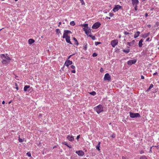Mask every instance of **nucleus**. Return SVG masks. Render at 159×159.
Instances as JSON below:
<instances>
[{
	"mask_svg": "<svg viewBox=\"0 0 159 159\" xmlns=\"http://www.w3.org/2000/svg\"><path fill=\"white\" fill-rule=\"evenodd\" d=\"M106 18H108V19H110V17H108L107 16V17H106Z\"/></svg>",
	"mask_w": 159,
	"mask_h": 159,
	"instance_id": "obj_58",
	"label": "nucleus"
},
{
	"mask_svg": "<svg viewBox=\"0 0 159 159\" xmlns=\"http://www.w3.org/2000/svg\"><path fill=\"white\" fill-rule=\"evenodd\" d=\"M101 23L98 22H96L94 23L92 26V28L93 29H96L98 28L101 25Z\"/></svg>",
	"mask_w": 159,
	"mask_h": 159,
	"instance_id": "obj_5",
	"label": "nucleus"
},
{
	"mask_svg": "<svg viewBox=\"0 0 159 159\" xmlns=\"http://www.w3.org/2000/svg\"><path fill=\"white\" fill-rule=\"evenodd\" d=\"M75 152L80 156H83L84 155V152L82 150L76 151Z\"/></svg>",
	"mask_w": 159,
	"mask_h": 159,
	"instance_id": "obj_14",
	"label": "nucleus"
},
{
	"mask_svg": "<svg viewBox=\"0 0 159 159\" xmlns=\"http://www.w3.org/2000/svg\"><path fill=\"white\" fill-rule=\"evenodd\" d=\"M89 36L91 37L92 39L93 40H94L95 39V36H92V35L89 34Z\"/></svg>",
	"mask_w": 159,
	"mask_h": 159,
	"instance_id": "obj_28",
	"label": "nucleus"
},
{
	"mask_svg": "<svg viewBox=\"0 0 159 159\" xmlns=\"http://www.w3.org/2000/svg\"><path fill=\"white\" fill-rule=\"evenodd\" d=\"M104 79L105 80L111 81V77L109 73H107L105 74L104 77Z\"/></svg>",
	"mask_w": 159,
	"mask_h": 159,
	"instance_id": "obj_6",
	"label": "nucleus"
},
{
	"mask_svg": "<svg viewBox=\"0 0 159 159\" xmlns=\"http://www.w3.org/2000/svg\"><path fill=\"white\" fill-rule=\"evenodd\" d=\"M18 0H15V1H17Z\"/></svg>",
	"mask_w": 159,
	"mask_h": 159,
	"instance_id": "obj_62",
	"label": "nucleus"
},
{
	"mask_svg": "<svg viewBox=\"0 0 159 159\" xmlns=\"http://www.w3.org/2000/svg\"><path fill=\"white\" fill-rule=\"evenodd\" d=\"M144 151L143 150H141L140 151V153L141 154H142L143 153H144Z\"/></svg>",
	"mask_w": 159,
	"mask_h": 159,
	"instance_id": "obj_48",
	"label": "nucleus"
},
{
	"mask_svg": "<svg viewBox=\"0 0 159 159\" xmlns=\"http://www.w3.org/2000/svg\"><path fill=\"white\" fill-rule=\"evenodd\" d=\"M30 87L29 85H25L24 87V91H26L27 90V89Z\"/></svg>",
	"mask_w": 159,
	"mask_h": 159,
	"instance_id": "obj_23",
	"label": "nucleus"
},
{
	"mask_svg": "<svg viewBox=\"0 0 159 159\" xmlns=\"http://www.w3.org/2000/svg\"><path fill=\"white\" fill-rule=\"evenodd\" d=\"M124 33L125 34V35H128V34H130L129 32H127L126 31L124 32Z\"/></svg>",
	"mask_w": 159,
	"mask_h": 159,
	"instance_id": "obj_36",
	"label": "nucleus"
},
{
	"mask_svg": "<svg viewBox=\"0 0 159 159\" xmlns=\"http://www.w3.org/2000/svg\"><path fill=\"white\" fill-rule=\"evenodd\" d=\"M153 85L152 84H151L149 88L147 90V91H149L150 90L152 89V88H153Z\"/></svg>",
	"mask_w": 159,
	"mask_h": 159,
	"instance_id": "obj_24",
	"label": "nucleus"
},
{
	"mask_svg": "<svg viewBox=\"0 0 159 159\" xmlns=\"http://www.w3.org/2000/svg\"><path fill=\"white\" fill-rule=\"evenodd\" d=\"M11 102H12V100H11L10 102H9L8 103L9 104L11 103Z\"/></svg>",
	"mask_w": 159,
	"mask_h": 159,
	"instance_id": "obj_57",
	"label": "nucleus"
},
{
	"mask_svg": "<svg viewBox=\"0 0 159 159\" xmlns=\"http://www.w3.org/2000/svg\"><path fill=\"white\" fill-rule=\"evenodd\" d=\"M18 140H19V142H20V143L22 142L23 141V139L20 138L19 137L18 139Z\"/></svg>",
	"mask_w": 159,
	"mask_h": 159,
	"instance_id": "obj_34",
	"label": "nucleus"
},
{
	"mask_svg": "<svg viewBox=\"0 0 159 159\" xmlns=\"http://www.w3.org/2000/svg\"><path fill=\"white\" fill-rule=\"evenodd\" d=\"M143 42V40L142 39H141L140 40L139 43V47H141L142 46L143 44L142 43Z\"/></svg>",
	"mask_w": 159,
	"mask_h": 159,
	"instance_id": "obj_18",
	"label": "nucleus"
},
{
	"mask_svg": "<svg viewBox=\"0 0 159 159\" xmlns=\"http://www.w3.org/2000/svg\"><path fill=\"white\" fill-rule=\"evenodd\" d=\"M141 79H144V76H143V75L141 76Z\"/></svg>",
	"mask_w": 159,
	"mask_h": 159,
	"instance_id": "obj_51",
	"label": "nucleus"
},
{
	"mask_svg": "<svg viewBox=\"0 0 159 159\" xmlns=\"http://www.w3.org/2000/svg\"><path fill=\"white\" fill-rule=\"evenodd\" d=\"M56 147V146H55V147H54L53 148H55Z\"/></svg>",
	"mask_w": 159,
	"mask_h": 159,
	"instance_id": "obj_63",
	"label": "nucleus"
},
{
	"mask_svg": "<svg viewBox=\"0 0 159 159\" xmlns=\"http://www.w3.org/2000/svg\"><path fill=\"white\" fill-rule=\"evenodd\" d=\"M103 71H104V70H103V68H101L100 69V71L101 72H103Z\"/></svg>",
	"mask_w": 159,
	"mask_h": 159,
	"instance_id": "obj_43",
	"label": "nucleus"
},
{
	"mask_svg": "<svg viewBox=\"0 0 159 159\" xmlns=\"http://www.w3.org/2000/svg\"><path fill=\"white\" fill-rule=\"evenodd\" d=\"M157 72H155V73H154L153 74V75H156L157 74Z\"/></svg>",
	"mask_w": 159,
	"mask_h": 159,
	"instance_id": "obj_53",
	"label": "nucleus"
},
{
	"mask_svg": "<svg viewBox=\"0 0 159 159\" xmlns=\"http://www.w3.org/2000/svg\"><path fill=\"white\" fill-rule=\"evenodd\" d=\"M26 155L28 156V157H31V154L30 152H27L26 153Z\"/></svg>",
	"mask_w": 159,
	"mask_h": 159,
	"instance_id": "obj_39",
	"label": "nucleus"
},
{
	"mask_svg": "<svg viewBox=\"0 0 159 159\" xmlns=\"http://www.w3.org/2000/svg\"><path fill=\"white\" fill-rule=\"evenodd\" d=\"M122 51H123L124 52H125V53H129V52L130 50H129V49H127V50L123 49V50Z\"/></svg>",
	"mask_w": 159,
	"mask_h": 159,
	"instance_id": "obj_26",
	"label": "nucleus"
},
{
	"mask_svg": "<svg viewBox=\"0 0 159 159\" xmlns=\"http://www.w3.org/2000/svg\"><path fill=\"white\" fill-rule=\"evenodd\" d=\"M140 159H147L145 156H143L141 157Z\"/></svg>",
	"mask_w": 159,
	"mask_h": 159,
	"instance_id": "obj_31",
	"label": "nucleus"
},
{
	"mask_svg": "<svg viewBox=\"0 0 159 159\" xmlns=\"http://www.w3.org/2000/svg\"><path fill=\"white\" fill-rule=\"evenodd\" d=\"M150 39V38H147L146 40V41H149V40Z\"/></svg>",
	"mask_w": 159,
	"mask_h": 159,
	"instance_id": "obj_52",
	"label": "nucleus"
},
{
	"mask_svg": "<svg viewBox=\"0 0 159 159\" xmlns=\"http://www.w3.org/2000/svg\"><path fill=\"white\" fill-rule=\"evenodd\" d=\"M65 145H66L67 146L68 148H72V147L70 145H69L68 144V143L67 142H64V143H63Z\"/></svg>",
	"mask_w": 159,
	"mask_h": 159,
	"instance_id": "obj_25",
	"label": "nucleus"
},
{
	"mask_svg": "<svg viewBox=\"0 0 159 159\" xmlns=\"http://www.w3.org/2000/svg\"><path fill=\"white\" fill-rule=\"evenodd\" d=\"M87 43H85L84 44V49L85 50H86L87 49Z\"/></svg>",
	"mask_w": 159,
	"mask_h": 159,
	"instance_id": "obj_30",
	"label": "nucleus"
},
{
	"mask_svg": "<svg viewBox=\"0 0 159 159\" xmlns=\"http://www.w3.org/2000/svg\"><path fill=\"white\" fill-rule=\"evenodd\" d=\"M35 42L34 40L32 39H30L28 40L29 43L30 44H32Z\"/></svg>",
	"mask_w": 159,
	"mask_h": 159,
	"instance_id": "obj_19",
	"label": "nucleus"
},
{
	"mask_svg": "<svg viewBox=\"0 0 159 159\" xmlns=\"http://www.w3.org/2000/svg\"><path fill=\"white\" fill-rule=\"evenodd\" d=\"M15 86H16V89L17 90H18V85L16 84V83L15 84Z\"/></svg>",
	"mask_w": 159,
	"mask_h": 159,
	"instance_id": "obj_40",
	"label": "nucleus"
},
{
	"mask_svg": "<svg viewBox=\"0 0 159 159\" xmlns=\"http://www.w3.org/2000/svg\"><path fill=\"white\" fill-rule=\"evenodd\" d=\"M145 16H148V14L146 13V14H145Z\"/></svg>",
	"mask_w": 159,
	"mask_h": 159,
	"instance_id": "obj_60",
	"label": "nucleus"
},
{
	"mask_svg": "<svg viewBox=\"0 0 159 159\" xmlns=\"http://www.w3.org/2000/svg\"><path fill=\"white\" fill-rule=\"evenodd\" d=\"M81 26L83 27V29L84 30H85V29H88L89 28L88 24H81Z\"/></svg>",
	"mask_w": 159,
	"mask_h": 159,
	"instance_id": "obj_16",
	"label": "nucleus"
},
{
	"mask_svg": "<svg viewBox=\"0 0 159 159\" xmlns=\"http://www.w3.org/2000/svg\"><path fill=\"white\" fill-rule=\"evenodd\" d=\"M120 9L123 10V7L119 5H115L114 6V7L112 9V11L114 12H116L117 11Z\"/></svg>",
	"mask_w": 159,
	"mask_h": 159,
	"instance_id": "obj_3",
	"label": "nucleus"
},
{
	"mask_svg": "<svg viewBox=\"0 0 159 159\" xmlns=\"http://www.w3.org/2000/svg\"><path fill=\"white\" fill-rule=\"evenodd\" d=\"M122 159H127V157H125V156H122Z\"/></svg>",
	"mask_w": 159,
	"mask_h": 159,
	"instance_id": "obj_47",
	"label": "nucleus"
},
{
	"mask_svg": "<svg viewBox=\"0 0 159 159\" xmlns=\"http://www.w3.org/2000/svg\"><path fill=\"white\" fill-rule=\"evenodd\" d=\"M72 63L73 62L72 61L68 60L65 61L64 66H66L68 67L70 65L72 64Z\"/></svg>",
	"mask_w": 159,
	"mask_h": 159,
	"instance_id": "obj_9",
	"label": "nucleus"
},
{
	"mask_svg": "<svg viewBox=\"0 0 159 159\" xmlns=\"http://www.w3.org/2000/svg\"><path fill=\"white\" fill-rule=\"evenodd\" d=\"M58 24H59V25H58V26H60V25H61V22H59V23H58Z\"/></svg>",
	"mask_w": 159,
	"mask_h": 159,
	"instance_id": "obj_55",
	"label": "nucleus"
},
{
	"mask_svg": "<svg viewBox=\"0 0 159 159\" xmlns=\"http://www.w3.org/2000/svg\"><path fill=\"white\" fill-rule=\"evenodd\" d=\"M101 43L100 42H96L95 43V44L96 46L98 45L99 44H100Z\"/></svg>",
	"mask_w": 159,
	"mask_h": 159,
	"instance_id": "obj_37",
	"label": "nucleus"
},
{
	"mask_svg": "<svg viewBox=\"0 0 159 159\" xmlns=\"http://www.w3.org/2000/svg\"><path fill=\"white\" fill-rule=\"evenodd\" d=\"M64 34H63V36L62 37L63 38H65V37H67V36H69L68 35V34H71L72 33L71 31L70 30H64Z\"/></svg>",
	"mask_w": 159,
	"mask_h": 159,
	"instance_id": "obj_7",
	"label": "nucleus"
},
{
	"mask_svg": "<svg viewBox=\"0 0 159 159\" xmlns=\"http://www.w3.org/2000/svg\"><path fill=\"white\" fill-rule=\"evenodd\" d=\"M97 55L98 54L94 52L92 56L93 57H96L97 56Z\"/></svg>",
	"mask_w": 159,
	"mask_h": 159,
	"instance_id": "obj_32",
	"label": "nucleus"
},
{
	"mask_svg": "<svg viewBox=\"0 0 159 159\" xmlns=\"http://www.w3.org/2000/svg\"><path fill=\"white\" fill-rule=\"evenodd\" d=\"M65 37L64 38H65L66 39V42L70 44H72V43H71V42H70V36H67V37Z\"/></svg>",
	"mask_w": 159,
	"mask_h": 159,
	"instance_id": "obj_15",
	"label": "nucleus"
},
{
	"mask_svg": "<svg viewBox=\"0 0 159 159\" xmlns=\"http://www.w3.org/2000/svg\"><path fill=\"white\" fill-rule=\"evenodd\" d=\"M140 34V32L139 31H138L137 32H136V33H135V34H134V38H136L137 37H138L139 36Z\"/></svg>",
	"mask_w": 159,
	"mask_h": 159,
	"instance_id": "obj_17",
	"label": "nucleus"
},
{
	"mask_svg": "<svg viewBox=\"0 0 159 159\" xmlns=\"http://www.w3.org/2000/svg\"><path fill=\"white\" fill-rule=\"evenodd\" d=\"M94 109L98 114H99L101 112L103 111V107L102 105L100 104L95 107L94 108Z\"/></svg>",
	"mask_w": 159,
	"mask_h": 159,
	"instance_id": "obj_2",
	"label": "nucleus"
},
{
	"mask_svg": "<svg viewBox=\"0 0 159 159\" xmlns=\"http://www.w3.org/2000/svg\"><path fill=\"white\" fill-rule=\"evenodd\" d=\"M112 138H114L116 137L115 134L114 133H113L110 136Z\"/></svg>",
	"mask_w": 159,
	"mask_h": 159,
	"instance_id": "obj_33",
	"label": "nucleus"
},
{
	"mask_svg": "<svg viewBox=\"0 0 159 159\" xmlns=\"http://www.w3.org/2000/svg\"><path fill=\"white\" fill-rule=\"evenodd\" d=\"M74 54H73L71 55H70V56H69L68 57V59H70V57H71L72 56L74 55Z\"/></svg>",
	"mask_w": 159,
	"mask_h": 159,
	"instance_id": "obj_45",
	"label": "nucleus"
},
{
	"mask_svg": "<svg viewBox=\"0 0 159 159\" xmlns=\"http://www.w3.org/2000/svg\"><path fill=\"white\" fill-rule=\"evenodd\" d=\"M5 103V102L4 101H3L2 102V104H4Z\"/></svg>",
	"mask_w": 159,
	"mask_h": 159,
	"instance_id": "obj_56",
	"label": "nucleus"
},
{
	"mask_svg": "<svg viewBox=\"0 0 159 159\" xmlns=\"http://www.w3.org/2000/svg\"><path fill=\"white\" fill-rule=\"evenodd\" d=\"M118 43V41L116 40H112L111 41V45L112 46L115 47L116 46Z\"/></svg>",
	"mask_w": 159,
	"mask_h": 159,
	"instance_id": "obj_8",
	"label": "nucleus"
},
{
	"mask_svg": "<svg viewBox=\"0 0 159 159\" xmlns=\"http://www.w3.org/2000/svg\"><path fill=\"white\" fill-rule=\"evenodd\" d=\"M149 33H148L145 34H143L142 36L143 38H145L148 37V36L149 35Z\"/></svg>",
	"mask_w": 159,
	"mask_h": 159,
	"instance_id": "obj_21",
	"label": "nucleus"
},
{
	"mask_svg": "<svg viewBox=\"0 0 159 159\" xmlns=\"http://www.w3.org/2000/svg\"><path fill=\"white\" fill-rule=\"evenodd\" d=\"M129 113L130 117L132 118L138 117L140 116V115L139 113H133L131 112H129Z\"/></svg>",
	"mask_w": 159,
	"mask_h": 159,
	"instance_id": "obj_4",
	"label": "nucleus"
},
{
	"mask_svg": "<svg viewBox=\"0 0 159 159\" xmlns=\"http://www.w3.org/2000/svg\"><path fill=\"white\" fill-rule=\"evenodd\" d=\"M136 62V60H131L128 61L127 62V64L131 66L133 64H135Z\"/></svg>",
	"mask_w": 159,
	"mask_h": 159,
	"instance_id": "obj_10",
	"label": "nucleus"
},
{
	"mask_svg": "<svg viewBox=\"0 0 159 159\" xmlns=\"http://www.w3.org/2000/svg\"><path fill=\"white\" fill-rule=\"evenodd\" d=\"M148 27H149V28H150V27H151V25H148Z\"/></svg>",
	"mask_w": 159,
	"mask_h": 159,
	"instance_id": "obj_59",
	"label": "nucleus"
},
{
	"mask_svg": "<svg viewBox=\"0 0 159 159\" xmlns=\"http://www.w3.org/2000/svg\"><path fill=\"white\" fill-rule=\"evenodd\" d=\"M85 32V33L87 34V35L89 36V34L91 35V30L90 28H88V29H85V30H84Z\"/></svg>",
	"mask_w": 159,
	"mask_h": 159,
	"instance_id": "obj_11",
	"label": "nucleus"
},
{
	"mask_svg": "<svg viewBox=\"0 0 159 159\" xmlns=\"http://www.w3.org/2000/svg\"><path fill=\"white\" fill-rule=\"evenodd\" d=\"M73 39L75 42H77V41H78L77 40L75 37H73Z\"/></svg>",
	"mask_w": 159,
	"mask_h": 159,
	"instance_id": "obj_44",
	"label": "nucleus"
},
{
	"mask_svg": "<svg viewBox=\"0 0 159 159\" xmlns=\"http://www.w3.org/2000/svg\"><path fill=\"white\" fill-rule=\"evenodd\" d=\"M100 142H98V144L96 146V149L98 150V151H100Z\"/></svg>",
	"mask_w": 159,
	"mask_h": 159,
	"instance_id": "obj_22",
	"label": "nucleus"
},
{
	"mask_svg": "<svg viewBox=\"0 0 159 159\" xmlns=\"http://www.w3.org/2000/svg\"><path fill=\"white\" fill-rule=\"evenodd\" d=\"M70 24L72 26H74L75 25V23L74 21H71Z\"/></svg>",
	"mask_w": 159,
	"mask_h": 159,
	"instance_id": "obj_29",
	"label": "nucleus"
},
{
	"mask_svg": "<svg viewBox=\"0 0 159 159\" xmlns=\"http://www.w3.org/2000/svg\"><path fill=\"white\" fill-rule=\"evenodd\" d=\"M158 49H159V47L158 48Z\"/></svg>",
	"mask_w": 159,
	"mask_h": 159,
	"instance_id": "obj_64",
	"label": "nucleus"
},
{
	"mask_svg": "<svg viewBox=\"0 0 159 159\" xmlns=\"http://www.w3.org/2000/svg\"><path fill=\"white\" fill-rule=\"evenodd\" d=\"M0 56L1 58L2 59V62L3 64L6 65L9 63L11 59L7 54L5 55L2 54Z\"/></svg>",
	"mask_w": 159,
	"mask_h": 159,
	"instance_id": "obj_1",
	"label": "nucleus"
},
{
	"mask_svg": "<svg viewBox=\"0 0 159 159\" xmlns=\"http://www.w3.org/2000/svg\"><path fill=\"white\" fill-rule=\"evenodd\" d=\"M156 25L157 26H158L159 25V22H157L156 23Z\"/></svg>",
	"mask_w": 159,
	"mask_h": 159,
	"instance_id": "obj_49",
	"label": "nucleus"
},
{
	"mask_svg": "<svg viewBox=\"0 0 159 159\" xmlns=\"http://www.w3.org/2000/svg\"><path fill=\"white\" fill-rule=\"evenodd\" d=\"M76 42V43L75 44L76 45H79V43L78 42V41H77V42Z\"/></svg>",
	"mask_w": 159,
	"mask_h": 159,
	"instance_id": "obj_54",
	"label": "nucleus"
},
{
	"mask_svg": "<svg viewBox=\"0 0 159 159\" xmlns=\"http://www.w3.org/2000/svg\"><path fill=\"white\" fill-rule=\"evenodd\" d=\"M131 1L133 6H138L139 3L138 0H132Z\"/></svg>",
	"mask_w": 159,
	"mask_h": 159,
	"instance_id": "obj_12",
	"label": "nucleus"
},
{
	"mask_svg": "<svg viewBox=\"0 0 159 159\" xmlns=\"http://www.w3.org/2000/svg\"><path fill=\"white\" fill-rule=\"evenodd\" d=\"M134 42L135 41L134 40H133L131 42H128L127 45L129 46H131L134 44Z\"/></svg>",
	"mask_w": 159,
	"mask_h": 159,
	"instance_id": "obj_20",
	"label": "nucleus"
},
{
	"mask_svg": "<svg viewBox=\"0 0 159 159\" xmlns=\"http://www.w3.org/2000/svg\"><path fill=\"white\" fill-rule=\"evenodd\" d=\"M70 67L72 69H75V66L74 65H71L70 66Z\"/></svg>",
	"mask_w": 159,
	"mask_h": 159,
	"instance_id": "obj_41",
	"label": "nucleus"
},
{
	"mask_svg": "<svg viewBox=\"0 0 159 159\" xmlns=\"http://www.w3.org/2000/svg\"><path fill=\"white\" fill-rule=\"evenodd\" d=\"M90 94L93 95L95 96L96 94V92L95 91H93L92 92H90L89 93Z\"/></svg>",
	"mask_w": 159,
	"mask_h": 159,
	"instance_id": "obj_27",
	"label": "nucleus"
},
{
	"mask_svg": "<svg viewBox=\"0 0 159 159\" xmlns=\"http://www.w3.org/2000/svg\"><path fill=\"white\" fill-rule=\"evenodd\" d=\"M76 71L75 70H71V72L72 73H75Z\"/></svg>",
	"mask_w": 159,
	"mask_h": 159,
	"instance_id": "obj_46",
	"label": "nucleus"
},
{
	"mask_svg": "<svg viewBox=\"0 0 159 159\" xmlns=\"http://www.w3.org/2000/svg\"><path fill=\"white\" fill-rule=\"evenodd\" d=\"M134 10H135V11H136L138 9H137V7H138V6H134Z\"/></svg>",
	"mask_w": 159,
	"mask_h": 159,
	"instance_id": "obj_42",
	"label": "nucleus"
},
{
	"mask_svg": "<svg viewBox=\"0 0 159 159\" xmlns=\"http://www.w3.org/2000/svg\"><path fill=\"white\" fill-rule=\"evenodd\" d=\"M80 135H78L77 136V137H76V139H77V140H78L80 138Z\"/></svg>",
	"mask_w": 159,
	"mask_h": 159,
	"instance_id": "obj_50",
	"label": "nucleus"
},
{
	"mask_svg": "<svg viewBox=\"0 0 159 159\" xmlns=\"http://www.w3.org/2000/svg\"><path fill=\"white\" fill-rule=\"evenodd\" d=\"M109 15L110 17H112L114 15V14L112 13H110Z\"/></svg>",
	"mask_w": 159,
	"mask_h": 159,
	"instance_id": "obj_38",
	"label": "nucleus"
},
{
	"mask_svg": "<svg viewBox=\"0 0 159 159\" xmlns=\"http://www.w3.org/2000/svg\"><path fill=\"white\" fill-rule=\"evenodd\" d=\"M121 37V35H120L119 37V38H120Z\"/></svg>",
	"mask_w": 159,
	"mask_h": 159,
	"instance_id": "obj_61",
	"label": "nucleus"
},
{
	"mask_svg": "<svg viewBox=\"0 0 159 159\" xmlns=\"http://www.w3.org/2000/svg\"><path fill=\"white\" fill-rule=\"evenodd\" d=\"M66 138L69 140V141L71 142L73 141L74 140V137L71 135H68Z\"/></svg>",
	"mask_w": 159,
	"mask_h": 159,
	"instance_id": "obj_13",
	"label": "nucleus"
},
{
	"mask_svg": "<svg viewBox=\"0 0 159 159\" xmlns=\"http://www.w3.org/2000/svg\"><path fill=\"white\" fill-rule=\"evenodd\" d=\"M56 33H57L58 34L59 33H60V30L59 29H56Z\"/></svg>",
	"mask_w": 159,
	"mask_h": 159,
	"instance_id": "obj_35",
	"label": "nucleus"
}]
</instances>
